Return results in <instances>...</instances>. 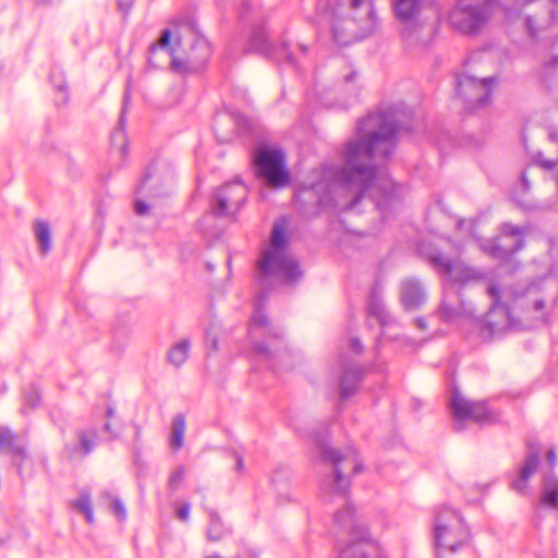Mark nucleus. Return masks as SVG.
<instances>
[{"label":"nucleus","mask_w":558,"mask_h":558,"mask_svg":"<svg viewBox=\"0 0 558 558\" xmlns=\"http://www.w3.org/2000/svg\"><path fill=\"white\" fill-rule=\"evenodd\" d=\"M407 116L397 106L380 108L360 120L355 136L339 153L340 165L313 169L301 190L313 192L320 208L355 211L360 205H369L387 220L399 208L403 189L375 165V158L386 160L392 155Z\"/></svg>","instance_id":"nucleus-1"},{"label":"nucleus","mask_w":558,"mask_h":558,"mask_svg":"<svg viewBox=\"0 0 558 558\" xmlns=\"http://www.w3.org/2000/svg\"><path fill=\"white\" fill-rule=\"evenodd\" d=\"M417 251L444 280V300L430 319L439 318L448 324L465 322L478 329L483 339L545 324L558 302V275L554 269L526 286L509 288L492 280L486 289L490 300L489 311L485 318L476 317L473 306L461 300L454 288L483 280L486 272L458 258L447 257L432 242L420 243Z\"/></svg>","instance_id":"nucleus-2"},{"label":"nucleus","mask_w":558,"mask_h":558,"mask_svg":"<svg viewBox=\"0 0 558 558\" xmlns=\"http://www.w3.org/2000/svg\"><path fill=\"white\" fill-rule=\"evenodd\" d=\"M322 459L332 468V475L320 486L323 496L330 494L344 505L333 517V533L337 537V558H383V550L373 541L365 526L355 518L348 493L352 474L362 471L363 464L354 447L343 449L323 447Z\"/></svg>","instance_id":"nucleus-3"},{"label":"nucleus","mask_w":558,"mask_h":558,"mask_svg":"<svg viewBox=\"0 0 558 558\" xmlns=\"http://www.w3.org/2000/svg\"><path fill=\"white\" fill-rule=\"evenodd\" d=\"M240 19L252 26L245 44V51L260 53L295 71L303 69V62L308 56V47L300 43L293 44L287 39L282 40L279 46H274L268 40L265 26L262 23L263 12L258 5H255L251 0H245L240 10Z\"/></svg>","instance_id":"nucleus-4"},{"label":"nucleus","mask_w":558,"mask_h":558,"mask_svg":"<svg viewBox=\"0 0 558 558\" xmlns=\"http://www.w3.org/2000/svg\"><path fill=\"white\" fill-rule=\"evenodd\" d=\"M284 218L272 226L268 245L262 251L257 263L258 281L267 288L271 281L293 284L302 277L298 262L289 253V239L286 233Z\"/></svg>","instance_id":"nucleus-5"},{"label":"nucleus","mask_w":558,"mask_h":558,"mask_svg":"<svg viewBox=\"0 0 558 558\" xmlns=\"http://www.w3.org/2000/svg\"><path fill=\"white\" fill-rule=\"evenodd\" d=\"M265 294L258 296L251 323L247 329V338L252 345V354L259 360L267 361L276 369L272 360L286 362L290 355L283 340V330L274 326L266 316L263 307Z\"/></svg>","instance_id":"nucleus-6"},{"label":"nucleus","mask_w":558,"mask_h":558,"mask_svg":"<svg viewBox=\"0 0 558 558\" xmlns=\"http://www.w3.org/2000/svg\"><path fill=\"white\" fill-rule=\"evenodd\" d=\"M332 66L340 69L332 89L335 94L345 97V99L337 102L333 101L329 96L326 85L322 84L316 77L314 86L306 93V101L310 106L322 105L327 108H347L357 100L363 87L359 72L352 64L347 63L343 59H335Z\"/></svg>","instance_id":"nucleus-7"},{"label":"nucleus","mask_w":558,"mask_h":558,"mask_svg":"<svg viewBox=\"0 0 558 558\" xmlns=\"http://www.w3.org/2000/svg\"><path fill=\"white\" fill-rule=\"evenodd\" d=\"M182 40L190 43L191 49L185 58L177 56V74L199 72L211 56V47L198 29L192 11L177 17V48Z\"/></svg>","instance_id":"nucleus-8"},{"label":"nucleus","mask_w":558,"mask_h":558,"mask_svg":"<svg viewBox=\"0 0 558 558\" xmlns=\"http://www.w3.org/2000/svg\"><path fill=\"white\" fill-rule=\"evenodd\" d=\"M393 12L401 23V38L408 49L426 48L434 27L421 16V0H393Z\"/></svg>","instance_id":"nucleus-9"},{"label":"nucleus","mask_w":558,"mask_h":558,"mask_svg":"<svg viewBox=\"0 0 558 558\" xmlns=\"http://www.w3.org/2000/svg\"><path fill=\"white\" fill-rule=\"evenodd\" d=\"M459 230L466 229L468 238L475 241L480 248L490 257L510 264L512 255L522 250L524 242V230L511 223H502L500 233L494 240H483L474 231L473 222L459 220L457 223Z\"/></svg>","instance_id":"nucleus-10"},{"label":"nucleus","mask_w":558,"mask_h":558,"mask_svg":"<svg viewBox=\"0 0 558 558\" xmlns=\"http://www.w3.org/2000/svg\"><path fill=\"white\" fill-rule=\"evenodd\" d=\"M469 536V529L456 509L442 507L437 510L433 524L436 557H439L442 550L456 551L468 542Z\"/></svg>","instance_id":"nucleus-11"},{"label":"nucleus","mask_w":558,"mask_h":558,"mask_svg":"<svg viewBox=\"0 0 558 558\" xmlns=\"http://www.w3.org/2000/svg\"><path fill=\"white\" fill-rule=\"evenodd\" d=\"M496 5V0H457L449 13V22L463 34H475L486 24Z\"/></svg>","instance_id":"nucleus-12"},{"label":"nucleus","mask_w":558,"mask_h":558,"mask_svg":"<svg viewBox=\"0 0 558 558\" xmlns=\"http://www.w3.org/2000/svg\"><path fill=\"white\" fill-rule=\"evenodd\" d=\"M135 193L137 196L134 201V211L137 216H145L150 211V205L145 199L154 204L170 195L163 182L162 169L158 162L154 161L147 166Z\"/></svg>","instance_id":"nucleus-13"},{"label":"nucleus","mask_w":558,"mask_h":558,"mask_svg":"<svg viewBox=\"0 0 558 558\" xmlns=\"http://www.w3.org/2000/svg\"><path fill=\"white\" fill-rule=\"evenodd\" d=\"M367 314H368V324H372V320H376V323L381 328L380 338L376 340L375 350L376 357H379V349L385 340L400 342L401 348H410L411 350H416L418 344L415 341L410 340L405 336H401L398 332H392V328L397 324L396 319L387 312L385 303L381 296L373 291L368 304H367Z\"/></svg>","instance_id":"nucleus-14"},{"label":"nucleus","mask_w":558,"mask_h":558,"mask_svg":"<svg viewBox=\"0 0 558 558\" xmlns=\"http://www.w3.org/2000/svg\"><path fill=\"white\" fill-rule=\"evenodd\" d=\"M449 409L457 429L463 428L468 422L488 423L496 418V414L486 402L471 401L457 389L451 392Z\"/></svg>","instance_id":"nucleus-15"},{"label":"nucleus","mask_w":558,"mask_h":558,"mask_svg":"<svg viewBox=\"0 0 558 558\" xmlns=\"http://www.w3.org/2000/svg\"><path fill=\"white\" fill-rule=\"evenodd\" d=\"M496 84L495 76L480 80L474 75L460 74L457 76L456 93L463 99L469 110H474L488 104Z\"/></svg>","instance_id":"nucleus-16"},{"label":"nucleus","mask_w":558,"mask_h":558,"mask_svg":"<svg viewBox=\"0 0 558 558\" xmlns=\"http://www.w3.org/2000/svg\"><path fill=\"white\" fill-rule=\"evenodd\" d=\"M254 162L257 174L270 186L282 187L289 183L290 175L281 149L260 148L254 157Z\"/></svg>","instance_id":"nucleus-17"},{"label":"nucleus","mask_w":558,"mask_h":558,"mask_svg":"<svg viewBox=\"0 0 558 558\" xmlns=\"http://www.w3.org/2000/svg\"><path fill=\"white\" fill-rule=\"evenodd\" d=\"M247 196L246 185L239 181H232L215 193L211 209L214 215L221 217H234L244 205Z\"/></svg>","instance_id":"nucleus-18"},{"label":"nucleus","mask_w":558,"mask_h":558,"mask_svg":"<svg viewBox=\"0 0 558 558\" xmlns=\"http://www.w3.org/2000/svg\"><path fill=\"white\" fill-rule=\"evenodd\" d=\"M250 128L248 120L238 110L225 108L215 117L214 131L220 143H229L236 136L244 135Z\"/></svg>","instance_id":"nucleus-19"},{"label":"nucleus","mask_w":558,"mask_h":558,"mask_svg":"<svg viewBox=\"0 0 558 558\" xmlns=\"http://www.w3.org/2000/svg\"><path fill=\"white\" fill-rule=\"evenodd\" d=\"M332 373L339 374V395L345 400L354 395L360 386L364 369L353 364L347 356L341 355Z\"/></svg>","instance_id":"nucleus-20"},{"label":"nucleus","mask_w":558,"mask_h":558,"mask_svg":"<svg viewBox=\"0 0 558 558\" xmlns=\"http://www.w3.org/2000/svg\"><path fill=\"white\" fill-rule=\"evenodd\" d=\"M171 31L166 28L162 31L158 40L149 47L147 62L149 66L162 69L165 66L174 70V52L170 45Z\"/></svg>","instance_id":"nucleus-21"},{"label":"nucleus","mask_w":558,"mask_h":558,"mask_svg":"<svg viewBox=\"0 0 558 558\" xmlns=\"http://www.w3.org/2000/svg\"><path fill=\"white\" fill-rule=\"evenodd\" d=\"M427 300L423 283L416 278H405L400 284V301L405 311L416 310Z\"/></svg>","instance_id":"nucleus-22"},{"label":"nucleus","mask_w":558,"mask_h":558,"mask_svg":"<svg viewBox=\"0 0 558 558\" xmlns=\"http://www.w3.org/2000/svg\"><path fill=\"white\" fill-rule=\"evenodd\" d=\"M539 465V451L534 447H530L524 462L519 469L517 477L511 483V488L520 494L524 493L530 477L535 473Z\"/></svg>","instance_id":"nucleus-23"},{"label":"nucleus","mask_w":558,"mask_h":558,"mask_svg":"<svg viewBox=\"0 0 558 558\" xmlns=\"http://www.w3.org/2000/svg\"><path fill=\"white\" fill-rule=\"evenodd\" d=\"M77 446H68L65 451L69 460L84 458L88 456L96 447L98 440V433L95 428L80 430L77 433Z\"/></svg>","instance_id":"nucleus-24"},{"label":"nucleus","mask_w":558,"mask_h":558,"mask_svg":"<svg viewBox=\"0 0 558 558\" xmlns=\"http://www.w3.org/2000/svg\"><path fill=\"white\" fill-rule=\"evenodd\" d=\"M538 507L558 510V477L553 472L544 476ZM537 512H539V508H537Z\"/></svg>","instance_id":"nucleus-25"},{"label":"nucleus","mask_w":558,"mask_h":558,"mask_svg":"<svg viewBox=\"0 0 558 558\" xmlns=\"http://www.w3.org/2000/svg\"><path fill=\"white\" fill-rule=\"evenodd\" d=\"M0 450L22 459L26 458L25 447L17 441V436L7 427H0Z\"/></svg>","instance_id":"nucleus-26"},{"label":"nucleus","mask_w":558,"mask_h":558,"mask_svg":"<svg viewBox=\"0 0 558 558\" xmlns=\"http://www.w3.org/2000/svg\"><path fill=\"white\" fill-rule=\"evenodd\" d=\"M33 231L39 246V253L47 255L51 251V231L49 223L45 220L37 219L33 222Z\"/></svg>","instance_id":"nucleus-27"},{"label":"nucleus","mask_w":558,"mask_h":558,"mask_svg":"<svg viewBox=\"0 0 558 558\" xmlns=\"http://www.w3.org/2000/svg\"><path fill=\"white\" fill-rule=\"evenodd\" d=\"M130 96L126 93L123 100V108L119 118L118 126L112 134V143L120 142L121 143V154L124 156L126 154V135H125V124H126V108L129 104Z\"/></svg>","instance_id":"nucleus-28"},{"label":"nucleus","mask_w":558,"mask_h":558,"mask_svg":"<svg viewBox=\"0 0 558 558\" xmlns=\"http://www.w3.org/2000/svg\"><path fill=\"white\" fill-rule=\"evenodd\" d=\"M230 533V529L227 527L220 518L215 512L209 514V524L207 529V537L211 542H219L223 539Z\"/></svg>","instance_id":"nucleus-29"},{"label":"nucleus","mask_w":558,"mask_h":558,"mask_svg":"<svg viewBox=\"0 0 558 558\" xmlns=\"http://www.w3.org/2000/svg\"><path fill=\"white\" fill-rule=\"evenodd\" d=\"M71 507L84 514L89 524L94 523L92 498L88 492H82L78 498L71 502Z\"/></svg>","instance_id":"nucleus-30"},{"label":"nucleus","mask_w":558,"mask_h":558,"mask_svg":"<svg viewBox=\"0 0 558 558\" xmlns=\"http://www.w3.org/2000/svg\"><path fill=\"white\" fill-rule=\"evenodd\" d=\"M530 190V181L527 179V169L524 170L521 174L520 182L518 186L513 191V198L514 201L524 209L530 210L532 207L527 204H525L519 196V191L525 193Z\"/></svg>","instance_id":"nucleus-31"},{"label":"nucleus","mask_w":558,"mask_h":558,"mask_svg":"<svg viewBox=\"0 0 558 558\" xmlns=\"http://www.w3.org/2000/svg\"><path fill=\"white\" fill-rule=\"evenodd\" d=\"M177 366L179 364L183 363L187 356H189V350H190V341L189 340H181L180 342H177Z\"/></svg>","instance_id":"nucleus-32"},{"label":"nucleus","mask_w":558,"mask_h":558,"mask_svg":"<svg viewBox=\"0 0 558 558\" xmlns=\"http://www.w3.org/2000/svg\"><path fill=\"white\" fill-rule=\"evenodd\" d=\"M190 513L191 505L189 502H183L180 506H177V521L187 524L190 520Z\"/></svg>","instance_id":"nucleus-33"},{"label":"nucleus","mask_w":558,"mask_h":558,"mask_svg":"<svg viewBox=\"0 0 558 558\" xmlns=\"http://www.w3.org/2000/svg\"><path fill=\"white\" fill-rule=\"evenodd\" d=\"M111 510L119 521H124L126 519L125 508L119 498L114 497L112 499Z\"/></svg>","instance_id":"nucleus-34"},{"label":"nucleus","mask_w":558,"mask_h":558,"mask_svg":"<svg viewBox=\"0 0 558 558\" xmlns=\"http://www.w3.org/2000/svg\"><path fill=\"white\" fill-rule=\"evenodd\" d=\"M218 327H216L215 325H213L210 328H208L206 330V345L213 350V351H216L218 349V338H217V335H216V329Z\"/></svg>","instance_id":"nucleus-35"},{"label":"nucleus","mask_w":558,"mask_h":558,"mask_svg":"<svg viewBox=\"0 0 558 558\" xmlns=\"http://www.w3.org/2000/svg\"><path fill=\"white\" fill-rule=\"evenodd\" d=\"M185 430V422L182 415H177V450L183 444V436Z\"/></svg>","instance_id":"nucleus-36"},{"label":"nucleus","mask_w":558,"mask_h":558,"mask_svg":"<svg viewBox=\"0 0 558 558\" xmlns=\"http://www.w3.org/2000/svg\"><path fill=\"white\" fill-rule=\"evenodd\" d=\"M525 26L527 28V32L531 36V38L536 39L538 37V31L536 26L534 25L535 21L534 17L531 15H526L524 20Z\"/></svg>","instance_id":"nucleus-37"},{"label":"nucleus","mask_w":558,"mask_h":558,"mask_svg":"<svg viewBox=\"0 0 558 558\" xmlns=\"http://www.w3.org/2000/svg\"><path fill=\"white\" fill-rule=\"evenodd\" d=\"M25 401L31 405V407H36L39 401H40V396L39 393L36 391V390H32L29 392L26 393L25 396Z\"/></svg>","instance_id":"nucleus-38"},{"label":"nucleus","mask_w":558,"mask_h":558,"mask_svg":"<svg viewBox=\"0 0 558 558\" xmlns=\"http://www.w3.org/2000/svg\"><path fill=\"white\" fill-rule=\"evenodd\" d=\"M557 454L554 448L549 449L546 452V462L550 469H553L557 464Z\"/></svg>","instance_id":"nucleus-39"},{"label":"nucleus","mask_w":558,"mask_h":558,"mask_svg":"<svg viewBox=\"0 0 558 558\" xmlns=\"http://www.w3.org/2000/svg\"><path fill=\"white\" fill-rule=\"evenodd\" d=\"M349 347L354 353H361L363 351V344L357 338H351Z\"/></svg>","instance_id":"nucleus-40"},{"label":"nucleus","mask_w":558,"mask_h":558,"mask_svg":"<svg viewBox=\"0 0 558 558\" xmlns=\"http://www.w3.org/2000/svg\"><path fill=\"white\" fill-rule=\"evenodd\" d=\"M233 457H234V461H235V466H234L235 471L238 473H242L244 466H243V457H242L241 452L234 451Z\"/></svg>","instance_id":"nucleus-41"},{"label":"nucleus","mask_w":558,"mask_h":558,"mask_svg":"<svg viewBox=\"0 0 558 558\" xmlns=\"http://www.w3.org/2000/svg\"><path fill=\"white\" fill-rule=\"evenodd\" d=\"M558 68V57L551 58L549 61L545 63L544 71L548 74L551 70Z\"/></svg>","instance_id":"nucleus-42"},{"label":"nucleus","mask_w":558,"mask_h":558,"mask_svg":"<svg viewBox=\"0 0 558 558\" xmlns=\"http://www.w3.org/2000/svg\"><path fill=\"white\" fill-rule=\"evenodd\" d=\"M118 5H119V10L124 15H126L130 12L131 8H132V1H121V0H119Z\"/></svg>","instance_id":"nucleus-43"},{"label":"nucleus","mask_w":558,"mask_h":558,"mask_svg":"<svg viewBox=\"0 0 558 558\" xmlns=\"http://www.w3.org/2000/svg\"><path fill=\"white\" fill-rule=\"evenodd\" d=\"M169 445L174 448V421L171 423L169 432Z\"/></svg>","instance_id":"nucleus-44"},{"label":"nucleus","mask_w":558,"mask_h":558,"mask_svg":"<svg viewBox=\"0 0 558 558\" xmlns=\"http://www.w3.org/2000/svg\"><path fill=\"white\" fill-rule=\"evenodd\" d=\"M415 324H416V327H417L418 329H421V330H424V329H426V327H427V322H426V319H425V318H423V317H418V318H416V319H415Z\"/></svg>","instance_id":"nucleus-45"},{"label":"nucleus","mask_w":558,"mask_h":558,"mask_svg":"<svg viewBox=\"0 0 558 558\" xmlns=\"http://www.w3.org/2000/svg\"><path fill=\"white\" fill-rule=\"evenodd\" d=\"M372 369H374L376 372H381L383 368L378 363H374L372 366Z\"/></svg>","instance_id":"nucleus-46"},{"label":"nucleus","mask_w":558,"mask_h":558,"mask_svg":"<svg viewBox=\"0 0 558 558\" xmlns=\"http://www.w3.org/2000/svg\"><path fill=\"white\" fill-rule=\"evenodd\" d=\"M113 415V409L111 407H108L107 409V416L111 417Z\"/></svg>","instance_id":"nucleus-47"},{"label":"nucleus","mask_w":558,"mask_h":558,"mask_svg":"<svg viewBox=\"0 0 558 558\" xmlns=\"http://www.w3.org/2000/svg\"><path fill=\"white\" fill-rule=\"evenodd\" d=\"M453 246H454V250H456L457 252H459V253H460V252H462V246H461L460 244H458V243H453Z\"/></svg>","instance_id":"nucleus-48"},{"label":"nucleus","mask_w":558,"mask_h":558,"mask_svg":"<svg viewBox=\"0 0 558 558\" xmlns=\"http://www.w3.org/2000/svg\"><path fill=\"white\" fill-rule=\"evenodd\" d=\"M104 429H105L106 432H110V430H111V426H110V424H109V423H106V424L104 425Z\"/></svg>","instance_id":"nucleus-49"},{"label":"nucleus","mask_w":558,"mask_h":558,"mask_svg":"<svg viewBox=\"0 0 558 558\" xmlns=\"http://www.w3.org/2000/svg\"><path fill=\"white\" fill-rule=\"evenodd\" d=\"M174 350V345L171 347L168 351V357L171 359V355H172V351Z\"/></svg>","instance_id":"nucleus-50"},{"label":"nucleus","mask_w":558,"mask_h":558,"mask_svg":"<svg viewBox=\"0 0 558 558\" xmlns=\"http://www.w3.org/2000/svg\"><path fill=\"white\" fill-rule=\"evenodd\" d=\"M174 481V473H172L170 476H169V484H172V482Z\"/></svg>","instance_id":"nucleus-51"},{"label":"nucleus","mask_w":558,"mask_h":558,"mask_svg":"<svg viewBox=\"0 0 558 558\" xmlns=\"http://www.w3.org/2000/svg\"><path fill=\"white\" fill-rule=\"evenodd\" d=\"M550 207H551V205H548V204H547V205L542 206V208H550Z\"/></svg>","instance_id":"nucleus-52"},{"label":"nucleus","mask_w":558,"mask_h":558,"mask_svg":"<svg viewBox=\"0 0 558 558\" xmlns=\"http://www.w3.org/2000/svg\"><path fill=\"white\" fill-rule=\"evenodd\" d=\"M207 219H211V216L208 215V216L204 217V220H207Z\"/></svg>","instance_id":"nucleus-53"},{"label":"nucleus","mask_w":558,"mask_h":558,"mask_svg":"<svg viewBox=\"0 0 558 558\" xmlns=\"http://www.w3.org/2000/svg\"><path fill=\"white\" fill-rule=\"evenodd\" d=\"M217 2L219 3V5H222V0H217Z\"/></svg>","instance_id":"nucleus-54"},{"label":"nucleus","mask_w":558,"mask_h":558,"mask_svg":"<svg viewBox=\"0 0 558 558\" xmlns=\"http://www.w3.org/2000/svg\"><path fill=\"white\" fill-rule=\"evenodd\" d=\"M207 267H208L210 270H213V267H211V265H210V264H207Z\"/></svg>","instance_id":"nucleus-55"},{"label":"nucleus","mask_w":558,"mask_h":558,"mask_svg":"<svg viewBox=\"0 0 558 558\" xmlns=\"http://www.w3.org/2000/svg\"><path fill=\"white\" fill-rule=\"evenodd\" d=\"M175 476H177V480H178L179 478V471L178 470H177Z\"/></svg>","instance_id":"nucleus-56"}]
</instances>
